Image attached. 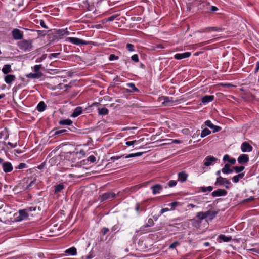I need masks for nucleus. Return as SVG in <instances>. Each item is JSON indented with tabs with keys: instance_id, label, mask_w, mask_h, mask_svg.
<instances>
[{
	"instance_id": "obj_6",
	"label": "nucleus",
	"mask_w": 259,
	"mask_h": 259,
	"mask_svg": "<svg viewBox=\"0 0 259 259\" xmlns=\"http://www.w3.org/2000/svg\"><path fill=\"white\" fill-rule=\"evenodd\" d=\"M23 181L26 183L24 184L23 187H25V190H30L32 189V187L35 185L36 180L33 179L32 178H25Z\"/></svg>"
},
{
	"instance_id": "obj_5",
	"label": "nucleus",
	"mask_w": 259,
	"mask_h": 259,
	"mask_svg": "<svg viewBox=\"0 0 259 259\" xmlns=\"http://www.w3.org/2000/svg\"><path fill=\"white\" fill-rule=\"evenodd\" d=\"M117 195L113 192H107L103 193L102 195L100 196V199L101 202L106 200H112L115 199Z\"/></svg>"
},
{
	"instance_id": "obj_50",
	"label": "nucleus",
	"mask_w": 259,
	"mask_h": 259,
	"mask_svg": "<svg viewBox=\"0 0 259 259\" xmlns=\"http://www.w3.org/2000/svg\"><path fill=\"white\" fill-rule=\"evenodd\" d=\"M82 108L81 107H77L72 113H82Z\"/></svg>"
},
{
	"instance_id": "obj_42",
	"label": "nucleus",
	"mask_w": 259,
	"mask_h": 259,
	"mask_svg": "<svg viewBox=\"0 0 259 259\" xmlns=\"http://www.w3.org/2000/svg\"><path fill=\"white\" fill-rule=\"evenodd\" d=\"M245 169V167L244 166H234L233 169L236 171L237 173H239L241 171H242Z\"/></svg>"
},
{
	"instance_id": "obj_41",
	"label": "nucleus",
	"mask_w": 259,
	"mask_h": 259,
	"mask_svg": "<svg viewBox=\"0 0 259 259\" xmlns=\"http://www.w3.org/2000/svg\"><path fill=\"white\" fill-rule=\"evenodd\" d=\"M154 225V221L152 218H149L148 220V222L144 225L143 227L146 228V227H151Z\"/></svg>"
},
{
	"instance_id": "obj_40",
	"label": "nucleus",
	"mask_w": 259,
	"mask_h": 259,
	"mask_svg": "<svg viewBox=\"0 0 259 259\" xmlns=\"http://www.w3.org/2000/svg\"><path fill=\"white\" fill-rule=\"evenodd\" d=\"M142 153H143L142 152H137V153H136L129 154L126 155L124 157V158H131V157H134L140 156L142 155Z\"/></svg>"
},
{
	"instance_id": "obj_60",
	"label": "nucleus",
	"mask_w": 259,
	"mask_h": 259,
	"mask_svg": "<svg viewBox=\"0 0 259 259\" xmlns=\"http://www.w3.org/2000/svg\"><path fill=\"white\" fill-rule=\"evenodd\" d=\"M232 180L234 183H236L239 182L240 179L239 178L238 175H236L233 177Z\"/></svg>"
},
{
	"instance_id": "obj_36",
	"label": "nucleus",
	"mask_w": 259,
	"mask_h": 259,
	"mask_svg": "<svg viewBox=\"0 0 259 259\" xmlns=\"http://www.w3.org/2000/svg\"><path fill=\"white\" fill-rule=\"evenodd\" d=\"M126 85L131 89V90L128 91V92H136L138 91V89L136 87L135 84L133 83H128Z\"/></svg>"
},
{
	"instance_id": "obj_8",
	"label": "nucleus",
	"mask_w": 259,
	"mask_h": 259,
	"mask_svg": "<svg viewBox=\"0 0 259 259\" xmlns=\"http://www.w3.org/2000/svg\"><path fill=\"white\" fill-rule=\"evenodd\" d=\"M158 101L161 102V104L164 106H171L174 105V101L172 98L166 96H162L158 98Z\"/></svg>"
},
{
	"instance_id": "obj_52",
	"label": "nucleus",
	"mask_w": 259,
	"mask_h": 259,
	"mask_svg": "<svg viewBox=\"0 0 259 259\" xmlns=\"http://www.w3.org/2000/svg\"><path fill=\"white\" fill-rule=\"evenodd\" d=\"M88 161H90L91 163H94L96 161V158L94 155H90L88 158Z\"/></svg>"
},
{
	"instance_id": "obj_30",
	"label": "nucleus",
	"mask_w": 259,
	"mask_h": 259,
	"mask_svg": "<svg viewBox=\"0 0 259 259\" xmlns=\"http://www.w3.org/2000/svg\"><path fill=\"white\" fill-rule=\"evenodd\" d=\"M178 176L179 180L183 182L187 180L188 175L185 172H180L178 173Z\"/></svg>"
},
{
	"instance_id": "obj_10",
	"label": "nucleus",
	"mask_w": 259,
	"mask_h": 259,
	"mask_svg": "<svg viewBox=\"0 0 259 259\" xmlns=\"http://www.w3.org/2000/svg\"><path fill=\"white\" fill-rule=\"evenodd\" d=\"M68 131L66 129L54 128L50 132V134L52 136L63 135L67 134Z\"/></svg>"
},
{
	"instance_id": "obj_44",
	"label": "nucleus",
	"mask_w": 259,
	"mask_h": 259,
	"mask_svg": "<svg viewBox=\"0 0 259 259\" xmlns=\"http://www.w3.org/2000/svg\"><path fill=\"white\" fill-rule=\"evenodd\" d=\"M47 58V54H43L41 57L37 58L36 59L35 62L36 63H40L42 62L44 60H45Z\"/></svg>"
},
{
	"instance_id": "obj_29",
	"label": "nucleus",
	"mask_w": 259,
	"mask_h": 259,
	"mask_svg": "<svg viewBox=\"0 0 259 259\" xmlns=\"http://www.w3.org/2000/svg\"><path fill=\"white\" fill-rule=\"evenodd\" d=\"M2 71L5 74H7L12 71L11 66L10 64L5 65L2 69Z\"/></svg>"
},
{
	"instance_id": "obj_49",
	"label": "nucleus",
	"mask_w": 259,
	"mask_h": 259,
	"mask_svg": "<svg viewBox=\"0 0 259 259\" xmlns=\"http://www.w3.org/2000/svg\"><path fill=\"white\" fill-rule=\"evenodd\" d=\"M177 184V182L176 180H170L168 183V185L169 187H173L175 186Z\"/></svg>"
},
{
	"instance_id": "obj_12",
	"label": "nucleus",
	"mask_w": 259,
	"mask_h": 259,
	"mask_svg": "<svg viewBox=\"0 0 259 259\" xmlns=\"http://www.w3.org/2000/svg\"><path fill=\"white\" fill-rule=\"evenodd\" d=\"M142 186L143 185H136L133 186H131L130 187L126 188L124 190V191L126 193L130 194L131 193L137 192Z\"/></svg>"
},
{
	"instance_id": "obj_2",
	"label": "nucleus",
	"mask_w": 259,
	"mask_h": 259,
	"mask_svg": "<svg viewBox=\"0 0 259 259\" xmlns=\"http://www.w3.org/2000/svg\"><path fill=\"white\" fill-rule=\"evenodd\" d=\"M29 214L30 216L34 217L36 214H39L41 210V208L36 204H32L31 206L27 207Z\"/></svg>"
},
{
	"instance_id": "obj_34",
	"label": "nucleus",
	"mask_w": 259,
	"mask_h": 259,
	"mask_svg": "<svg viewBox=\"0 0 259 259\" xmlns=\"http://www.w3.org/2000/svg\"><path fill=\"white\" fill-rule=\"evenodd\" d=\"M254 97L252 94H249V93L246 94L243 96V99L245 101H247V102H250V101H253V100L254 99Z\"/></svg>"
},
{
	"instance_id": "obj_39",
	"label": "nucleus",
	"mask_w": 259,
	"mask_h": 259,
	"mask_svg": "<svg viewBox=\"0 0 259 259\" xmlns=\"http://www.w3.org/2000/svg\"><path fill=\"white\" fill-rule=\"evenodd\" d=\"M42 75L41 73H30L27 75L28 77H31L32 78H38Z\"/></svg>"
},
{
	"instance_id": "obj_1",
	"label": "nucleus",
	"mask_w": 259,
	"mask_h": 259,
	"mask_svg": "<svg viewBox=\"0 0 259 259\" xmlns=\"http://www.w3.org/2000/svg\"><path fill=\"white\" fill-rule=\"evenodd\" d=\"M18 46L23 51H29L32 49V40H23L18 42Z\"/></svg>"
},
{
	"instance_id": "obj_58",
	"label": "nucleus",
	"mask_w": 259,
	"mask_h": 259,
	"mask_svg": "<svg viewBox=\"0 0 259 259\" xmlns=\"http://www.w3.org/2000/svg\"><path fill=\"white\" fill-rule=\"evenodd\" d=\"M138 142L136 140L131 141H127L125 143V144L127 146H131L134 145V144H136Z\"/></svg>"
},
{
	"instance_id": "obj_27",
	"label": "nucleus",
	"mask_w": 259,
	"mask_h": 259,
	"mask_svg": "<svg viewBox=\"0 0 259 259\" xmlns=\"http://www.w3.org/2000/svg\"><path fill=\"white\" fill-rule=\"evenodd\" d=\"M72 123V121L69 119H63L59 121V124L62 125H70Z\"/></svg>"
},
{
	"instance_id": "obj_35",
	"label": "nucleus",
	"mask_w": 259,
	"mask_h": 259,
	"mask_svg": "<svg viewBox=\"0 0 259 259\" xmlns=\"http://www.w3.org/2000/svg\"><path fill=\"white\" fill-rule=\"evenodd\" d=\"M196 217L198 218L200 222L202 220L206 219L205 212H199L196 214Z\"/></svg>"
},
{
	"instance_id": "obj_18",
	"label": "nucleus",
	"mask_w": 259,
	"mask_h": 259,
	"mask_svg": "<svg viewBox=\"0 0 259 259\" xmlns=\"http://www.w3.org/2000/svg\"><path fill=\"white\" fill-rule=\"evenodd\" d=\"M249 160L248 155L244 154L240 155L237 159L238 162L241 164L247 163Z\"/></svg>"
},
{
	"instance_id": "obj_11",
	"label": "nucleus",
	"mask_w": 259,
	"mask_h": 259,
	"mask_svg": "<svg viewBox=\"0 0 259 259\" xmlns=\"http://www.w3.org/2000/svg\"><path fill=\"white\" fill-rule=\"evenodd\" d=\"M67 40L76 45H87V42L82 39H80L76 37H68L67 38Z\"/></svg>"
},
{
	"instance_id": "obj_24",
	"label": "nucleus",
	"mask_w": 259,
	"mask_h": 259,
	"mask_svg": "<svg viewBox=\"0 0 259 259\" xmlns=\"http://www.w3.org/2000/svg\"><path fill=\"white\" fill-rule=\"evenodd\" d=\"M222 171L224 174H229L232 173L233 171V169L230 168V164L226 163L225 164L224 167L222 169Z\"/></svg>"
},
{
	"instance_id": "obj_14",
	"label": "nucleus",
	"mask_w": 259,
	"mask_h": 259,
	"mask_svg": "<svg viewBox=\"0 0 259 259\" xmlns=\"http://www.w3.org/2000/svg\"><path fill=\"white\" fill-rule=\"evenodd\" d=\"M217 158L213 156H208L204 159V164L206 166H210L213 162L217 161Z\"/></svg>"
},
{
	"instance_id": "obj_20",
	"label": "nucleus",
	"mask_w": 259,
	"mask_h": 259,
	"mask_svg": "<svg viewBox=\"0 0 259 259\" xmlns=\"http://www.w3.org/2000/svg\"><path fill=\"white\" fill-rule=\"evenodd\" d=\"M206 126L213 130V132L215 133L220 131L221 128L220 126L214 125L210 120H207L205 122Z\"/></svg>"
},
{
	"instance_id": "obj_57",
	"label": "nucleus",
	"mask_w": 259,
	"mask_h": 259,
	"mask_svg": "<svg viewBox=\"0 0 259 259\" xmlns=\"http://www.w3.org/2000/svg\"><path fill=\"white\" fill-rule=\"evenodd\" d=\"M59 54H60V53H51L49 55V57L50 59H51L53 58L57 57Z\"/></svg>"
},
{
	"instance_id": "obj_15",
	"label": "nucleus",
	"mask_w": 259,
	"mask_h": 259,
	"mask_svg": "<svg viewBox=\"0 0 259 259\" xmlns=\"http://www.w3.org/2000/svg\"><path fill=\"white\" fill-rule=\"evenodd\" d=\"M2 167H3V171L5 173H8V172H11L13 169L12 164L10 162H4L3 163Z\"/></svg>"
},
{
	"instance_id": "obj_54",
	"label": "nucleus",
	"mask_w": 259,
	"mask_h": 259,
	"mask_svg": "<svg viewBox=\"0 0 259 259\" xmlns=\"http://www.w3.org/2000/svg\"><path fill=\"white\" fill-rule=\"evenodd\" d=\"M118 16L117 15H112L111 16L108 17L106 20V21H113L115 19V18Z\"/></svg>"
},
{
	"instance_id": "obj_61",
	"label": "nucleus",
	"mask_w": 259,
	"mask_h": 259,
	"mask_svg": "<svg viewBox=\"0 0 259 259\" xmlns=\"http://www.w3.org/2000/svg\"><path fill=\"white\" fill-rule=\"evenodd\" d=\"M254 199V197L250 196L249 198H247V199L244 200V202H250V201H253Z\"/></svg>"
},
{
	"instance_id": "obj_25",
	"label": "nucleus",
	"mask_w": 259,
	"mask_h": 259,
	"mask_svg": "<svg viewBox=\"0 0 259 259\" xmlns=\"http://www.w3.org/2000/svg\"><path fill=\"white\" fill-rule=\"evenodd\" d=\"M224 161H228L231 164L236 163V159L234 158H230L228 154H225L223 158Z\"/></svg>"
},
{
	"instance_id": "obj_16",
	"label": "nucleus",
	"mask_w": 259,
	"mask_h": 259,
	"mask_svg": "<svg viewBox=\"0 0 259 259\" xmlns=\"http://www.w3.org/2000/svg\"><path fill=\"white\" fill-rule=\"evenodd\" d=\"M215 99V96L214 95H205L201 98V102L204 105L212 102Z\"/></svg>"
},
{
	"instance_id": "obj_22",
	"label": "nucleus",
	"mask_w": 259,
	"mask_h": 259,
	"mask_svg": "<svg viewBox=\"0 0 259 259\" xmlns=\"http://www.w3.org/2000/svg\"><path fill=\"white\" fill-rule=\"evenodd\" d=\"M152 191V193L154 195L159 194L162 190L163 187L160 184H155L151 187Z\"/></svg>"
},
{
	"instance_id": "obj_43",
	"label": "nucleus",
	"mask_w": 259,
	"mask_h": 259,
	"mask_svg": "<svg viewBox=\"0 0 259 259\" xmlns=\"http://www.w3.org/2000/svg\"><path fill=\"white\" fill-rule=\"evenodd\" d=\"M180 245V243L179 242L176 241L172 243H171L170 245L169 248L170 249H175L176 247L179 246Z\"/></svg>"
},
{
	"instance_id": "obj_19",
	"label": "nucleus",
	"mask_w": 259,
	"mask_h": 259,
	"mask_svg": "<svg viewBox=\"0 0 259 259\" xmlns=\"http://www.w3.org/2000/svg\"><path fill=\"white\" fill-rule=\"evenodd\" d=\"M191 55V53L186 52L183 53H177L174 55V58L177 60H181L184 58L189 57Z\"/></svg>"
},
{
	"instance_id": "obj_45",
	"label": "nucleus",
	"mask_w": 259,
	"mask_h": 259,
	"mask_svg": "<svg viewBox=\"0 0 259 259\" xmlns=\"http://www.w3.org/2000/svg\"><path fill=\"white\" fill-rule=\"evenodd\" d=\"M26 164L24 163H20L17 166L15 167L16 169H22L26 168Z\"/></svg>"
},
{
	"instance_id": "obj_28",
	"label": "nucleus",
	"mask_w": 259,
	"mask_h": 259,
	"mask_svg": "<svg viewBox=\"0 0 259 259\" xmlns=\"http://www.w3.org/2000/svg\"><path fill=\"white\" fill-rule=\"evenodd\" d=\"M64 188L65 186L62 183L56 185L54 186V193L57 194L59 192H60Z\"/></svg>"
},
{
	"instance_id": "obj_37",
	"label": "nucleus",
	"mask_w": 259,
	"mask_h": 259,
	"mask_svg": "<svg viewBox=\"0 0 259 259\" xmlns=\"http://www.w3.org/2000/svg\"><path fill=\"white\" fill-rule=\"evenodd\" d=\"M210 134H211V131L209 130H208V128H206L203 129L202 131L201 135H200V137L201 138H204V137H206V136L209 135Z\"/></svg>"
},
{
	"instance_id": "obj_59",
	"label": "nucleus",
	"mask_w": 259,
	"mask_h": 259,
	"mask_svg": "<svg viewBox=\"0 0 259 259\" xmlns=\"http://www.w3.org/2000/svg\"><path fill=\"white\" fill-rule=\"evenodd\" d=\"M64 29H59L57 31V34L59 36H63L64 35Z\"/></svg>"
},
{
	"instance_id": "obj_64",
	"label": "nucleus",
	"mask_w": 259,
	"mask_h": 259,
	"mask_svg": "<svg viewBox=\"0 0 259 259\" xmlns=\"http://www.w3.org/2000/svg\"><path fill=\"white\" fill-rule=\"evenodd\" d=\"M168 210L169 209L168 208H162L160 210V214H162L164 212L168 211Z\"/></svg>"
},
{
	"instance_id": "obj_7",
	"label": "nucleus",
	"mask_w": 259,
	"mask_h": 259,
	"mask_svg": "<svg viewBox=\"0 0 259 259\" xmlns=\"http://www.w3.org/2000/svg\"><path fill=\"white\" fill-rule=\"evenodd\" d=\"M230 184L231 182L229 181V180H227L226 178H223L222 177H218L215 182V185L216 186L224 185L225 188L227 189H229V185Z\"/></svg>"
},
{
	"instance_id": "obj_56",
	"label": "nucleus",
	"mask_w": 259,
	"mask_h": 259,
	"mask_svg": "<svg viewBox=\"0 0 259 259\" xmlns=\"http://www.w3.org/2000/svg\"><path fill=\"white\" fill-rule=\"evenodd\" d=\"M109 59L110 61L117 60L118 59V57L114 54H111L109 56Z\"/></svg>"
},
{
	"instance_id": "obj_51",
	"label": "nucleus",
	"mask_w": 259,
	"mask_h": 259,
	"mask_svg": "<svg viewBox=\"0 0 259 259\" xmlns=\"http://www.w3.org/2000/svg\"><path fill=\"white\" fill-rule=\"evenodd\" d=\"M126 48L130 52H133L134 51V46L131 44H127L126 45Z\"/></svg>"
},
{
	"instance_id": "obj_9",
	"label": "nucleus",
	"mask_w": 259,
	"mask_h": 259,
	"mask_svg": "<svg viewBox=\"0 0 259 259\" xmlns=\"http://www.w3.org/2000/svg\"><path fill=\"white\" fill-rule=\"evenodd\" d=\"M94 107H96L97 108V110L98 111V113L105 114L108 113V110L106 108L102 107L101 105H99L97 103L93 104L88 108V110H90L91 109Z\"/></svg>"
},
{
	"instance_id": "obj_53",
	"label": "nucleus",
	"mask_w": 259,
	"mask_h": 259,
	"mask_svg": "<svg viewBox=\"0 0 259 259\" xmlns=\"http://www.w3.org/2000/svg\"><path fill=\"white\" fill-rule=\"evenodd\" d=\"M131 59L132 60L135 62H138L139 60V56L137 54H134L133 55L132 57H131Z\"/></svg>"
},
{
	"instance_id": "obj_26",
	"label": "nucleus",
	"mask_w": 259,
	"mask_h": 259,
	"mask_svg": "<svg viewBox=\"0 0 259 259\" xmlns=\"http://www.w3.org/2000/svg\"><path fill=\"white\" fill-rule=\"evenodd\" d=\"M205 212V215H206V218H208L209 220L213 219L217 214V213L216 212H215L213 210H212L211 209H210Z\"/></svg>"
},
{
	"instance_id": "obj_38",
	"label": "nucleus",
	"mask_w": 259,
	"mask_h": 259,
	"mask_svg": "<svg viewBox=\"0 0 259 259\" xmlns=\"http://www.w3.org/2000/svg\"><path fill=\"white\" fill-rule=\"evenodd\" d=\"M213 187L209 186L208 187H201L199 188L200 191L202 192H206L207 191L211 192L213 190Z\"/></svg>"
},
{
	"instance_id": "obj_13",
	"label": "nucleus",
	"mask_w": 259,
	"mask_h": 259,
	"mask_svg": "<svg viewBox=\"0 0 259 259\" xmlns=\"http://www.w3.org/2000/svg\"><path fill=\"white\" fill-rule=\"evenodd\" d=\"M241 149L243 152H251L252 151L253 147L247 142H244L241 146Z\"/></svg>"
},
{
	"instance_id": "obj_62",
	"label": "nucleus",
	"mask_w": 259,
	"mask_h": 259,
	"mask_svg": "<svg viewBox=\"0 0 259 259\" xmlns=\"http://www.w3.org/2000/svg\"><path fill=\"white\" fill-rule=\"evenodd\" d=\"M210 31H217V28L215 27H209L206 28L205 32Z\"/></svg>"
},
{
	"instance_id": "obj_33",
	"label": "nucleus",
	"mask_w": 259,
	"mask_h": 259,
	"mask_svg": "<svg viewBox=\"0 0 259 259\" xmlns=\"http://www.w3.org/2000/svg\"><path fill=\"white\" fill-rule=\"evenodd\" d=\"M218 238L225 242H228L232 240L231 236H226L225 235H220Z\"/></svg>"
},
{
	"instance_id": "obj_21",
	"label": "nucleus",
	"mask_w": 259,
	"mask_h": 259,
	"mask_svg": "<svg viewBox=\"0 0 259 259\" xmlns=\"http://www.w3.org/2000/svg\"><path fill=\"white\" fill-rule=\"evenodd\" d=\"M12 33L13 38L16 40L21 39L23 38V34L18 29H14Z\"/></svg>"
},
{
	"instance_id": "obj_3",
	"label": "nucleus",
	"mask_w": 259,
	"mask_h": 259,
	"mask_svg": "<svg viewBox=\"0 0 259 259\" xmlns=\"http://www.w3.org/2000/svg\"><path fill=\"white\" fill-rule=\"evenodd\" d=\"M148 200L142 201L140 202H138L135 205V210L138 214H139L142 212L145 211L147 207V202Z\"/></svg>"
},
{
	"instance_id": "obj_46",
	"label": "nucleus",
	"mask_w": 259,
	"mask_h": 259,
	"mask_svg": "<svg viewBox=\"0 0 259 259\" xmlns=\"http://www.w3.org/2000/svg\"><path fill=\"white\" fill-rule=\"evenodd\" d=\"M180 203L177 201H174L170 203L169 205L171 206V209H174L176 207L180 205Z\"/></svg>"
},
{
	"instance_id": "obj_31",
	"label": "nucleus",
	"mask_w": 259,
	"mask_h": 259,
	"mask_svg": "<svg viewBox=\"0 0 259 259\" xmlns=\"http://www.w3.org/2000/svg\"><path fill=\"white\" fill-rule=\"evenodd\" d=\"M66 253L72 255H75L77 254V250L75 247H72L71 248H69L67 249H66L65 251Z\"/></svg>"
},
{
	"instance_id": "obj_55",
	"label": "nucleus",
	"mask_w": 259,
	"mask_h": 259,
	"mask_svg": "<svg viewBox=\"0 0 259 259\" xmlns=\"http://www.w3.org/2000/svg\"><path fill=\"white\" fill-rule=\"evenodd\" d=\"M39 24L41 26L45 29H48V27L45 24V21L43 20H40Z\"/></svg>"
},
{
	"instance_id": "obj_4",
	"label": "nucleus",
	"mask_w": 259,
	"mask_h": 259,
	"mask_svg": "<svg viewBox=\"0 0 259 259\" xmlns=\"http://www.w3.org/2000/svg\"><path fill=\"white\" fill-rule=\"evenodd\" d=\"M18 214L19 215L15 218L17 221H21L22 220H27L29 216L27 207L23 209L19 210Z\"/></svg>"
},
{
	"instance_id": "obj_17",
	"label": "nucleus",
	"mask_w": 259,
	"mask_h": 259,
	"mask_svg": "<svg viewBox=\"0 0 259 259\" xmlns=\"http://www.w3.org/2000/svg\"><path fill=\"white\" fill-rule=\"evenodd\" d=\"M227 194V192L222 189H218L217 190L213 191L211 193V195L213 197H219L222 196H226Z\"/></svg>"
},
{
	"instance_id": "obj_32",
	"label": "nucleus",
	"mask_w": 259,
	"mask_h": 259,
	"mask_svg": "<svg viewBox=\"0 0 259 259\" xmlns=\"http://www.w3.org/2000/svg\"><path fill=\"white\" fill-rule=\"evenodd\" d=\"M46 107V105L44 102H40L37 106V109L39 112H43Z\"/></svg>"
},
{
	"instance_id": "obj_48",
	"label": "nucleus",
	"mask_w": 259,
	"mask_h": 259,
	"mask_svg": "<svg viewBox=\"0 0 259 259\" xmlns=\"http://www.w3.org/2000/svg\"><path fill=\"white\" fill-rule=\"evenodd\" d=\"M42 67V65H36L33 67V70L35 73H41L39 71L40 69Z\"/></svg>"
},
{
	"instance_id": "obj_47",
	"label": "nucleus",
	"mask_w": 259,
	"mask_h": 259,
	"mask_svg": "<svg viewBox=\"0 0 259 259\" xmlns=\"http://www.w3.org/2000/svg\"><path fill=\"white\" fill-rule=\"evenodd\" d=\"M124 155H121V156H113V157H111L110 158V160L112 161V162H114L115 160H117L118 159H119L120 158H124Z\"/></svg>"
},
{
	"instance_id": "obj_23",
	"label": "nucleus",
	"mask_w": 259,
	"mask_h": 259,
	"mask_svg": "<svg viewBox=\"0 0 259 259\" xmlns=\"http://www.w3.org/2000/svg\"><path fill=\"white\" fill-rule=\"evenodd\" d=\"M15 78L16 77L14 75L7 74L6 76H5L4 80L6 83L11 84L13 81H14Z\"/></svg>"
},
{
	"instance_id": "obj_63",
	"label": "nucleus",
	"mask_w": 259,
	"mask_h": 259,
	"mask_svg": "<svg viewBox=\"0 0 259 259\" xmlns=\"http://www.w3.org/2000/svg\"><path fill=\"white\" fill-rule=\"evenodd\" d=\"M109 231V229L106 227L103 228L102 233L103 235H105Z\"/></svg>"
}]
</instances>
